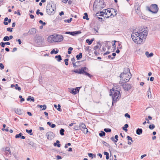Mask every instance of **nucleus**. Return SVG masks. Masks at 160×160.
I'll use <instances>...</instances> for the list:
<instances>
[{
	"label": "nucleus",
	"instance_id": "42",
	"mask_svg": "<svg viewBox=\"0 0 160 160\" xmlns=\"http://www.w3.org/2000/svg\"><path fill=\"white\" fill-rule=\"evenodd\" d=\"M9 40V37L8 36H6L4 37L3 38V40L4 41H8Z\"/></svg>",
	"mask_w": 160,
	"mask_h": 160
},
{
	"label": "nucleus",
	"instance_id": "41",
	"mask_svg": "<svg viewBox=\"0 0 160 160\" xmlns=\"http://www.w3.org/2000/svg\"><path fill=\"white\" fill-rule=\"evenodd\" d=\"M36 14L38 15L39 14L41 16H43V14L42 12H40V10L39 9H38L37 10Z\"/></svg>",
	"mask_w": 160,
	"mask_h": 160
},
{
	"label": "nucleus",
	"instance_id": "4",
	"mask_svg": "<svg viewBox=\"0 0 160 160\" xmlns=\"http://www.w3.org/2000/svg\"><path fill=\"white\" fill-rule=\"evenodd\" d=\"M46 12L49 15H53L55 13L56 10L55 5H53L50 2L47 4L46 7Z\"/></svg>",
	"mask_w": 160,
	"mask_h": 160
},
{
	"label": "nucleus",
	"instance_id": "26",
	"mask_svg": "<svg viewBox=\"0 0 160 160\" xmlns=\"http://www.w3.org/2000/svg\"><path fill=\"white\" fill-rule=\"evenodd\" d=\"M83 18L84 19H86L87 20H89V18H88V15L87 12H85L84 13V16L83 17Z\"/></svg>",
	"mask_w": 160,
	"mask_h": 160
},
{
	"label": "nucleus",
	"instance_id": "34",
	"mask_svg": "<svg viewBox=\"0 0 160 160\" xmlns=\"http://www.w3.org/2000/svg\"><path fill=\"white\" fill-rule=\"evenodd\" d=\"M88 156L90 157H91L92 158H93L94 157L96 158V156L95 154H94L92 153H88Z\"/></svg>",
	"mask_w": 160,
	"mask_h": 160
},
{
	"label": "nucleus",
	"instance_id": "39",
	"mask_svg": "<svg viewBox=\"0 0 160 160\" xmlns=\"http://www.w3.org/2000/svg\"><path fill=\"white\" fill-rule=\"evenodd\" d=\"M104 130L106 132H109L111 131V129L109 128H105Z\"/></svg>",
	"mask_w": 160,
	"mask_h": 160
},
{
	"label": "nucleus",
	"instance_id": "64",
	"mask_svg": "<svg viewBox=\"0 0 160 160\" xmlns=\"http://www.w3.org/2000/svg\"><path fill=\"white\" fill-rule=\"evenodd\" d=\"M16 41H18V43L19 45H20L22 43V42L20 39H18V40L17 39Z\"/></svg>",
	"mask_w": 160,
	"mask_h": 160
},
{
	"label": "nucleus",
	"instance_id": "54",
	"mask_svg": "<svg viewBox=\"0 0 160 160\" xmlns=\"http://www.w3.org/2000/svg\"><path fill=\"white\" fill-rule=\"evenodd\" d=\"M5 43L3 42H2L0 43V45L2 48H4L5 46Z\"/></svg>",
	"mask_w": 160,
	"mask_h": 160
},
{
	"label": "nucleus",
	"instance_id": "11",
	"mask_svg": "<svg viewBox=\"0 0 160 160\" xmlns=\"http://www.w3.org/2000/svg\"><path fill=\"white\" fill-rule=\"evenodd\" d=\"M46 136H47L48 139L52 140L54 138L55 134L52 132H49L46 133Z\"/></svg>",
	"mask_w": 160,
	"mask_h": 160
},
{
	"label": "nucleus",
	"instance_id": "8",
	"mask_svg": "<svg viewBox=\"0 0 160 160\" xmlns=\"http://www.w3.org/2000/svg\"><path fill=\"white\" fill-rule=\"evenodd\" d=\"M116 92H114L113 95H112V105H113V103L116 102V101L119 100L118 98L120 97L121 94L119 91H116Z\"/></svg>",
	"mask_w": 160,
	"mask_h": 160
},
{
	"label": "nucleus",
	"instance_id": "59",
	"mask_svg": "<svg viewBox=\"0 0 160 160\" xmlns=\"http://www.w3.org/2000/svg\"><path fill=\"white\" fill-rule=\"evenodd\" d=\"M114 16V15H113V14H112V13H111V14H110V16H106V15L105 16V17H106L107 18H109L110 17H111V18L112 17H113Z\"/></svg>",
	"mask_w": 160,
	"mask_h": 160
},
{
	"label": "nucleus",
	"instance_id": "40",
	"mask_svg": "<svg viewBox=\"0 0 160 160\" xmlns=\"http://www.w3.org/2000/svg\"><path fill=\"white\" fill-rule=\"evenodd\" d=\"M73 49V48L72 47H69L68 49V54H71L72 53V51Z\"/></svg>",
	"mask_w": 160,
	"mask_h": 160
},
{
	"label": "nucleus",
	"instance_id": "20",
	"mask_svg": "<svg viewBox=\"0 0 160 160\" xmlns=\"http://www.w3.org/2000/svg\"><path fill=\"white\" fill-rule=\"evenodd\" d=\"M53 145L54 146H56L58 148H59L60 147L61 144H60V142L58 140H57L56 142H55L54 143Z\"/></svg>",
	"mask_w": 160,
	"mask_h": 160
},
{
	"label": "nucleus",
	"instance_id": "18",
	"mask_svg": "<svg viewBox=\"0 0 160 160\" xmlns=\"http://www.w3.org/2000/svg\"><path fill=\"white\" fill-rule=\"evenodd\" d=\"M55 58L57 59V60L58 62H60L62 60L61 56L60 55L56 56Z\"/></svg>",
	"mask_w": 160,
	"mask_h": 160
},
{
	"label": "nucleus",
	"instance_id": "50",
	"mask_svg": "<svg viewBox=\"0 0 160 160\" xmlns=\"http://www.w3.org/2000/svg\"><path fill=\"white\" fill-rule=\"evenodd\" d=\"M39 22L40 23L42 24V25L45 26L46 24V23L45 22H43L42 21L40 20L39 21Z\"/></svg>",
	"mask_w": 160,
	"mask_h": 160
},
{
	"label": "nucleus",
	"instance_id": "19",
	"mask_svg": "<svg viewBox=\"0 0 160 160\" xmlns=\"http://www.w3.org/2000/svg\"><path fill=\"white\" fill-rule=\"evenodd\" d=\"M100 25L98 24L96 26H95L94 27V28L93 29H94L95 31H96V32H98V30L100 28Z\"/></svg>",
	"mask_w": 160,
	"mask_h": 160
},
{
	"label": "nucleus",
	"instance_id": "23",
	"mask_svg": "<svg viewBox=\"0 0 160 160\" xmlns=\"http://www.w3.org/2000/svg\"><path fill=\"white\" fill-rule=\"evenodd\" d=\"M94 40V39H92L91 40H90L89 39H88L86 40V42L87 43H88L89 45H90L92 44Z\"/></svg>",
	"mask_w": 160,
	"mask_h": 160
},
{
	"label": "nucleus",
	"instance_id": "2",
	"mask_svg": "<svg viewBox=\"0 0 160 160\" xmlns=\"http://www.w3.org/2000/svg\"><path fill=\"white\" fill-rule=\"evenodd\" d=\"M88 70V68L87 67H82L80 69H79L78 70V69L73 70L72 71V72L78 74H83L91 78L93 76L87 72Z\"/></svg>",
	"mask_w": 160,
	"mask_h": 160
},
{
	"label": "nucleus",
	"instance_id": "28",
	"mask_svg": "<svg viewBox=\"0 0 160 160\" xmlns=\"http://www.w3.org/2000/svg\"><path fill=\"white\" fill-rule=\"evenodd\" d=\"M128 127V125L127 124H126L124 125V127H122V129L125 131V132L128 131V129H127Z\"/></svg>",
	"mask_w": 160,
	"mask_h": 160
},
{
	"label": "nucleus",
	"instance_id": "49",
	"mask_svg": "<svg viewBox=\"0 0 160 160\" xmlns=\"http://www.w3.org/2000/svg\"><path fill=\"white\" fill-rule=\"evenodd\" d=\"M127 138L128 140H130L132 142H133V140H132V138L131 137L128 136L127 137Z\"/></svg>",
	"mask_w": 160,
	"mask_h": 160
},
{
	"label": "nucleus",
	"instance_id": "21",
	"mask_svg": "<svg viewBox=\"0 0 160 160\" xmlns=\"http://www.w3.org/2000/svg\"><path fill=\"white\" fill-rule=\"evenodd\" d=\"M47 124L49 125L52 128H54L56 127V125L52 123V122H47Z\"/></svg>",
	"mask_w": 160,
	"mask_h": 160
},
{
	"label": "nucleus",
	"instance_id": "61",
	"mask_svg": "<svg viewBox=\"0 0 160 160\" xmlns=\"http://www.w3.org/2000/svg\"><path fill=\"white\" fill-rule=\"evenodd\" d=\"M135 8L137 10H138L139 11V12L140 11V6H138L137 8H136V6H135Z\"/></svg>",
	"mask_w": 160,
	"mask_h": 160
},
{
	"label": "nucleus",
	"instance_id": "7",
	"mask_svg": "<svg viewBox=\"0 0 160 160\" xmlns=\"http://www.w3.org/2000/svg\"><path fill=\"white\" fill-rule=\"evenodd\" d=\"M52 36V41L55 42H61L63 40V39L62 36L60 35L56 34L55 35H53ZM51 39L52 38H51Z\"/></svg>",
	"mask_w": 160,
	"mask_h": 160
},
{
	"label": "nucleus",
	"instance_id": "45",
	"mask_svg": "<svg viewBox=\"0 0 160 160\" xmlns=\"http://www.w3.org/2000/svg\"><path fill=\"white\" fill-rule=\"evenodd\" d=\"M82 131L85 134H86L88 132V129L87 128H86L85 129H83V130H82Z\"/></svg>",
	"mask_w": 160,
	"mask_h": 160
},
{
	"label": "nucleus",
	"instance_id": "33",
	"mask_svg": "<svg viewBox=\"0 0 160 160\" xmlns=\"http://www.w3.org/2000/svg\"><path fill=\"white\" fill-rule=\"evenodd\" d=\"M26 131L27 133H28L30 135H32L33 134V133L32 132V129H30V130L26 129Z\"/></svg>",
	"mask_w": 160,
	"mask_h": 160
},
{
	"label": "nucleus",
	"instance_id": "44",
	"mask_svg": "<svg viewBox=\"0 0 160 160\" xmlns=\"http://www.w3.org/2000/svg\"><path fill=\"white\" fill-rule=\"evenodd\" d=\"M19 98L21 99L20 100V102H23L25 101V99L24 98H22V96L21 95H20L19 97Z\"/></svg>",
	"mask_w": 160,
	"mask_h": 160
},
{
	"label": "nucleus",
	"instance_id": "43",
	"mask_svg": "<svg viewBox=\"0 0 160 160\" xmlns=\"http://www.w3.org/2000/svg\"><path fill=\"white\" fill-rule=\"evenodd\" d=\"M155 126L153 124H152V125H149V128L151 130H152V129H153L155 128Z\"/></svg>",
	"mask_w": 160,
	"mask_h": 160
},
{
	"label": "nucleus",
	"instance_id": "30",
	"mask_svg": "<svg viewBox=\"0 0 160 160\" xmlns=\"http://www.w3.org/2000/svg\"><path fill=\"white\" fill-rule=\"evenodd\" d=\"M65 34H70L72 36L75 35L74 31V32L67 31V32H66Z\"/></svg>",
	"mask_w": 160,
	"mask_h": 160
},
{
	"label": "nucleus",
	"instance_id": "29",
	"mask_svg": "<svg viewBox=\"0 0 160 160\" xmlns=\"http://www.w3.org/2000/svg\"><path fill=\"white\" fill-rule=\"evenodd\" d=\"M38 106H39V107L40 108H42V110H45L46 108H47V106L45 104H44L43 105H38Z\"/></svg>",
	"mask_w": 160,
	"mask_h": 160
},
{
	"label": "nucleus",
	"instance_id": "31",
	"mask_svg": "<svg viewBox=\"0 0 160 160\" xmlns=\"http://www.w3.org/2000/svg\"><path fill=\"white\" fill-rule=\"evenodd\" d=\"M103 154L104 155L106 156V159L107 160L109 159V153L107 152H103Z\"/></svg>",
	"mask_w": 160,
	"mask_h": 160
},
{
	"label": "nucleus",
	"instance_id": "9",
	"mask_svg": "<svg viewBox=\"0 0 160 160\" xmlns=\"http://www.w3.org/2000/svg\"><path fill=\"white\" fill-rule=\"evenodd\" d=\"M124 82H122L120 81L119 83L122 86L124 90L125 91H129L132 88L131 84L126 83Z\"/></svg>",
	"mask_w": 160,
	"mask_h": 160
},
{
	"label": "nucleus",
	"instance_id": "3",
	"mask_svg": "<svg viewBox=\"0 0 160 160\" xmlns=\"http://www.w3.org/2000/svg\"><path fill=\"white\" fill-rule=\"evenodd\" d=\"M103 0H95L93 4V10L94 9H98L104 8L106 6Z\"/></svg>",
	"mask_w": 160,
	"mask_h": 160
},
{
	"label": "nucleus",
	"instance_id": "32",
	"mask_svg": "<svg viewBox=\"0 0 160 160\" xmlns=\"http://www.w3.org/2000/svg\"><path fill=\"white\" fill-rule=\"evenodd\" d=\"M105 133L103 131H101L99 133V135L101 137H103L105 136Z\"/></svg>",
	"mask_w": 160,
	"mask_h": 160
},
{
	"label": "nucleus",
	"instance_id": "35",
	"mask_svg": "<svg viewBox=\"0 0 160 160\" xmlns=\"http://www.w3.org/2000/svg\"><path fill=\"white\" fill-rule=\"evenodd\" d=\"M65 130L63 128H61L60 130V134L62 136L64 135V132Z\"/></svg>",
	"mask_w": 160,
	"mask_h": 160
},
{
	"label": "nucleus",
	"instance_id": "15",
	"mask_svg": "<svg viewBox=\"0 0 160 160\" xmlns=\"http://www.w3.org/2000/svg\"><path fill=\"white\" fill-rule=\"evenodd\" d=\"M129 72H130L129 69L128 68H125L123 72L121 73V74H129Z\"/></svg>",
	"mask_w": 160,
	"mask_h": 160
},
{
	"label": "nucleus",
	"instance_id": "6",
	"mask_svg": "<svg viewBox=\"0 0 160 160\" xmlns=\"http://www.w3.org/2000/svg\"><path fill=\"white\" fill-rule=\"evenodd\" d=\"M147 9L153 13H156L158 11V8L157 4H153L151 5L150 7H147Z\"/></svg>",
	"mask_w": 160,
	"mask_h": 160
},
{
	"label": "nucleus",
	"instance_id": "48",
	"mask_svg": "<svg viewBox=\"0 0 160 160\" xmlns=\"http://www.w3.org/2000/svg\"><path fill=\"white\" fill-rule=\"evenodd\" d=\"M80 129V128L79 126H75L74 127V129L75 130H79V129Z\"/></svg>",
	"mask_w": 160,
	"mask_h": 160
},
{
	"label": "nucleus",
	"instance_id": "22",
	"mask_svg": "<svg viewBox=\"0 0 160 160\" xmlns=\"http://www.w3.org/2000/svg\"><path fill=\"white\" fill-rule=\"evenodd\" d=\"M82 54L81 52H80L79 54H78L76 56V58L77 60H79L82 58Z\"/></svg>",
	"mask_w": 160,
	"mask_h": 160
},
{
	"label": "nucleus",
	"instance_id": "17",
	"mask_svg": "<svg viewBox=\"0 0 160 160\" xmlns=\"http://www.w3.org/2000/svg\"><path fill=\"white\" fill-rule=\"evenodd\" d=\"M142 128H138L136 130V133L138 135H140L142 133Z\"/></svg>",
	"mask_w": 160,
	"mask_h": 160
},
{
	"label": "nucleus",
	"instance_id": "37",
	"mask_svg": "<svg viewBox=\"0 0 160 160\" xmlns=\"http://www.w3.org/2000/svg\"><path fill=\"white\" fill-rule=\"evenodd\" d=\"M22 135V134L21 132H20L19 134H16L15 135V138H21V136Z\"/></svg>",
	"mask_w": 160,
	"mask_h": 160
},
{
	"label": "nucleus",
	"instance_id": "60",
	"mask_svg": "<svg viewBox=\"0 0 160 160\" xmlns=\"http://www.w3.org/2000/svg\"><path fill=\"white\" fill-rule=\"evenodd\" d=\"M153 54L152 52H151L149 53L148 56H147L148 57H150L153 56Z\"/></svg>",
	"mask_w": 160,
	"mask_h": 160
},
{
	"label": "nucleus",
	"instance_id": "63",
	"mask_svg": "<svg viewBox=\"0 0 160 160\" xmlns=\"http://www.w3.org/2000/svg\"><path fill=\"white\" fill-rule=\"evenodd\" d=\"M56 157L58 160L61 159L62 158V157L59 155H57Z\"/></svg>",
	"mask_w": 160,
	"mask_h": 160
},
{
	"label": "nucleus",
	"instance_id": "53",
	"mask_svg": "<svg viewBox=\"0 0 160 160\" xmlns=\"http://www.w3.org/2000/svg\"><path fill=\"white\" fill-rule=\"evenodd\" d=\"M125 116L126 117H127L129 118H130V116L128 113H126L125 114Z\"/></svg>",
	"mask_w": 160,
	"mask_h": 160
},
{
	"label": "nucleus",
	"instance_id": "25",
	"mask_svg": "<svg viewBox=\"0 0 160 160\" xmlns=\"http://www.w3.org/2000/svg\"><path fill=\"white\" fill-rule=\"evenodd\" d=\"M102 143L103 145H105L106 147H107L108 148H110L111 147L109 145V144L105 142L104 141H102Z\"/></svg>",
	"mask_w": 160,
	"mask_h": 160
},
{
	"label": "nucleus",
	"instance_id": "24",
	"mask_svg": "<svg viewBox=\"0 0 160 160\" xmlns=\"http://www.w3.org/2000/svg\"><path fill=\"white\" fill-rule=\"evenodd\" d=\"M79 126L80 128V129L81 130H83V129H85L86 128L85 125L83 123L79 125Z\"/></svg>",
	"mask_w": 160,
	"mask_h": 160
},
{
	"label": "nucleus",
	"instance_id": "57",
	"mask_svg": "<svg viewBox=\"0 0 160 160\" xmlns=\"http://www.w3.org/2000/svg\"><path fill=\"white\" fill-rule=\"evenodd\" d=\"M112 55L113 56V57H112L111 58V59H113L115 58V56H116V53H113L112 54Z\"/></svg>",
	"mask_w": 160,
	"mask_h": 160
},
{
	"label": "nucleus",
	"instance_id": "38",
	"mask_svg": "<svg viewBox=\"0 0 160 160\" xmlns=\"http://www.w3.org/2000/svg\"><path fill=\"white\" fill-rule=\"evenodd\" d=\"M15 88L18 91H20L21 90V88L20 87H19L18 84H16L15 85Z\"/></svg>",
	"mask_w": 160,
	"mask_h": 160
},
{
	"label": "nucleus",
	"instance_id": "36",
	"mask_svg": "<svg viewBox=\"0 0 160 160\" xmlns=\"http://www.w3.org/2000/svg\"><path fill=\"white\" fill-rule=\"evenodd\" d=\"M100 16H103V15L104 14H105V15H107V13L106 12V9L105 10V12H104L103 11H101L100 12Z\"/></svg>",
	"mask_w": 160,
	"mask_h": 160
},
{
	"label": "nucleus",
	"instance_id": "1",
	"mask_svg": "<svg viewBox=\"0 0 160 160\" xmlns=\"http://www.w3.org/2000/svg\"><path fill=\"white\" fill-rule=\"evenodd\" d=\"M141 32L133 31L131 37L133 41L138 44H141L144 41L147 36L148 32L144 31Z\"/></svg>",
	"mask_w": 160,
	"mask_h": 160
},
{
	"label": "nucleus",
	"instance_id": "16",
	"mask_svg": "<svg viewBox=\"0 0 160 160\" xmlns=\"http://www.w3.org/2000/svg\"><path fill=\"white\" fill-rule=\"evenodd\" d=\"M15 111L16 114L18 115H21L22 113V110L20 109H15Z\"/></svg>",
	"mask_w": 160,
	"mask_h": 160
},
{
	"label": "nucleus",
	"instance_id": "52",
	"mask_svg": "<svg viewBox=\"0 0 160 160\" xmlns=\"http://www.w3.org/2000/svg\"><path fill=\"white\" fill-rule=\"evenodd\" d=\"M13 28H7V30L10 32H12V29Z\"/></svg>",
	"mask_w": 160,
	"mask_h": 160
},
{
	"label": "nucleus",
	"instance_id": "27",
	"mask_svg": "<svg viewBox=\"0 0 160 160\" xmlns=\"http://www.w3.org/2000/svg\"><path fill=\"white\" fill-rule=\"evenodd\" d=\"M28 144L32 147H34L35 145V144L33 142L30 141L29 139H28Z\"/></svg>",
	"mask_w": 160,
	"mask_h": 160
},
{
	"label": "nucleus",
	"instance_id": "5",
	"mask_svg": "<svg viewBox=\"0 0 160 160\" xmlns=\"http://www.w3.org/2000/svg\"><path fill=\"white\" fill-rule=\"evenodd\" d=\"M131 76V72H129V74H120L119 76L120 78V81L127 82L129 81Z\"/></svg>",
	"mask_w": 160,
	"mask_h": 160
},
{
	"label": "nucleus",
	"instance_id": "14",
	"mask_svg": "<svg viewBox=\"0 0 160 160\" xmlns=\"http://www.w3.org/2000/svg\"><path fill=\"white\" fill-rule=\"evenodd\" d=\"M36 28H32L31 29L29 30L28 33H29V35L33 34L36 33Z\"/></svg>",
	"mask_w": 160,
	"mask_h": 160
},
{
	"label": "nucleus",
	"instance_id": "46",
	"mask_svg": "<svg viewBox=\"0 0 160 160\" xmlns=\"http://www.w3.org/2000/svg\"><path fill=\"white\" fill-rule=\"evenodd\" d=\"M8 150H9V148L8 147H6L5 148H3L2 149V151H8Z\"/></svg>",
	"mask_w": 160,
	"mask_h": 160
},
{
	"label": "nucleus",
	"instance_id": "56",
	"mask_svg": "<svg viewBox=\"0 0 160 160\" xmlns=\"http://www.w3.org/2000/svg\"><path fill=\"white\" fill-rule=\"evenodd\" d=\"M0 68L1 70L3 69L4 68V66L2 63H0Z\"/></svg>",
	"mask_w": 160,
	"mask_h": 160
},
{
	"label": "nucleus",
	"instance_id": "13",
	"mask_svg": "<svg viewBox=\"0 0 160 160\" xmlns=\"http://www.w3.org/2000/svg\"><path fill=\"white\" fill-rule=\"evenodd\" d=\"M11 19H8V18L6 17L4 19V22H3V24L5 25H7L8 23H10L11 22Z\"/></svg>",
	"mask_w": 160,
	"mask_h": 160
},
{
	"label": "nucleus",
	"instance_id": "58",
	"mask_svg": "<svg viewBox=\"0 0 160 160\" xmlns=\"http://www.w3.org/2000/svg\"><path fill=\"white\" fill-rule=\"evenodd\" d=\"M118 47H117V49H118V48H119V49L122 48L121 45L120 44V43H119V42H118Z\"/></svg>",
	"mask_w": 160,
	"mask_h": 160
},
{
	"label": "nucleus",
	"instance_id": "62",
	"mask_svg": "<svg viewBox=\"0 0 160 160\" xmlns=\"http://www.w3.org/2000/svg\"><path fill=\"white\" fill-rule=\"evenodd\" d=\"M85 49L86 50H87V51H88V52H89V51H90L91 50V49H89V46L85 48Z\"/></svg>",
	"mask_w": 160,
	"mask_h": 160
},
{
	"label": "nucleus",
	"instance_id": "51",
	"mask_svg": "<svg viewBox=\"0 0 160 160\" xmlns=\"http://www.w3.org/2000/svg\"><path fill=\"white\" fill-rule=\"evenodd\" d=\"M69 60V59L68 58H66L64 59V62H65V64L66 65H68V61Z\"/></svg>",
	"mask_w": 160,
	"mask_h": 160
},
{
	"label": "nucleus",
	"instance_id": "10",
	"mask_svg": "<svg viewBox=\"0 0 160 160\" xmlns=\"http://www.w3.org/2000/svg\"><path fill=\"white\" fill-rule=\"evenodd\" d=\"M35 41L38 45H43L44 43V39L42 37L38 36L36 38Z\"/></svg>",
	"mask_w": 160,
	"mask_h": 160
},
{
	"label": "nucleus",
	"instance_id": "12",
	"mask_svg": "<svg viewBox=\"0 0 160 160\" xmlns=\"http://www.w3.org/2000/svg\"><path fill=\"white\" fill-rule=\"evenodd\" d=\"M81 87H76L75 88H71L70 90V92L74 95H75L79 92V89Z\"/></svg>",
	"mask_w": 160,
	"mask_h": 160
},
{
	"label": "nucleus",
	"instance_id": "47",
	"mask_svg": "<svg viewBox=\"0 0 160 160\" xmlns=\"http://www.w3.org/2000/svg\"><path fill=\"white\" fill-rule=\"evenodd\" d=\"M57 109L59 111H60V112L62 111V109L61 108V105L60 104H58V108H57Z\"/></svg>",
	"mask_w": 160,
	"mask_h": 160
},
{
	"label": "nucleus",
	"instance_id": "55",
	"mask_svg": "<svg viewBox=\"0 0 160 160\" xmlns=\"http://www.w3.org/2000/svg\"><path fill=\"white\" fill-rule=\"evenodd\" d=\"M75 35L80 34L81 33V32L80 31H74Z\"/></svg>",
	"mask_w": 160,
	"mask_h": 160
}]
</instances>
